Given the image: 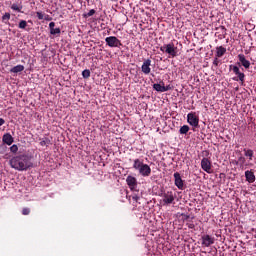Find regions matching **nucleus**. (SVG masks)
<instances>
[{"instance_id":"2eb2a0df","label":"nucleus","mask_w":256,"mask_h":256,"mask_svg":"<svg viewBox=\"0 0 256 256\" xmlns=\"http://www.w3.org/2000/svg\"><path fill=\"white\" fill-rule=\"evenodd\" d=\"M245 177H246V181L248 183H255L256 177H255V173L253 172V170L245 171Z\"/></svg>"},{"instance_id":"39448f33","label":"nucleus","mask_w":256,"mask_h":256,"mask_svg":"<svg viewBox=\"0 0 256 256\" xmlns=\"http://www.w3.org/2000/svg\"><path fill=\"white\" fill-rule=\"evenodd\" d=\"M105 43L108 45V47H121L123 44L121 43V40L117 38L116 36H110L105 38Z\"/></svg>"},{"instance_id":"f257e3e1","label":"nucleus","mask_w":256,"mask_h":256,"mask_svg":"<svg viewBox=\"0 0 256 256\" xmlns=\"http://www.w3.org/2000/svg\"><path fill=\"white\" fill-rule=\"evenodd\" d=\"M10 167L16 169V171H27L33 167L31 157L27 154H21L10 159Z\"/></svg>"},{"instance_id":"9b49d317","label":"nucleus","mask_w":256,"mask_h":256,"mask_svg":"<svg viewBox=\"0 0 256 256\" xmlns=\"http://www.w3.org/2000/svg\"><path fill=\"white\" fill-rule=\"evenodd\" d=\"M202 239V247H211L215 243V237H211L209 234L203 235Z\"/></svg>"},{"instance_id":"e433bc0d","label":"nucleus","mask_w":256,"mask_h":256,"mask_svg":"<svg viewBox=\"0 0 256 256\" xmlns=\"http://www.w3.org/2000/svg\"><path fill=\"white\" fill-rule=\"evenodd\" d=\"M220 29L222 30V33H226L227 32V28H225V26H220Z\"/></svg>"},{"instance_id":"2f4dec72","label":"nucleus","mask_w":256,"mask_h":256,"mask_svg":"<svg viewBox=\"0 0 256 256\" xmlns=\"http://www.w3.org/2000/svg\"><path fill=\"white\" fill-rule=\"evenodd\" d=\"M219 63H220L219 57L216 56V57L214 58L213 65H215L216 67H219Z\"/></svg>"},{"instance_id":"0eeeda50","label":"nucleus","mask_w":256,"mask_h":256,"mask_svg":"<svg viewBox=\"0 0 256 256\" xmlns=\"http://www.w3.org/2000/svg\"><path fill=\"white\" fill-rule=\"evenodd\" d=\"M232 71L237 77L233 78V81H240L241 85L245 83V73L241 72L238 66H233Z\"/></svg>"},{"instance_id":"c85d7f7f","label":"nucleus","mask_w":256,"mask_h":256,"mask_svg":"<svg viewBox=\"0 0 256 256\" xmlns=\"http://www.w3.org/2000/svg\"><path fill=\"white\" fill-rule=\"evenodd\" d=\"M36 16L40 21L45 19V14H43V12H36Z\"/></svg>"},{"instance_id":"a211bd4d","label":"nucleus","mask_w":256,"mask_h":256,"mask_svg":"<svg viewBox=\"0 0 256 256\" xmlns=\"http://www.w3.org/2000/svg\"><path fill=\"white\" fill-rule=\"evenodd\" d=\"M165 82L161 81L160 83L153 84V90L158 93H164Z\"/></svg>"},{"instance_id":"a878e982","label":"nucleus","mask_w":256,"mask_h":256,"mask_svg":"<svg viewBox=\"0 0 256 256\" xmlns=\"http://www.w3.org/2000/svg\"><path fill=\"white\" fill-rule=\"evenodd\" d=\"M11 9H12L13 11H17L18 13H21V9H23V6H19V5H17V4H12V5H11Z\"/></svg>"},{"instance_id":"dca6fc26","label":"nucleus","mask_w":256,"mask_h":256,"mask_svg":"<svg viewBox=\"0 0 256 256\" xmlns=\"http://www.w3.org/2000/svg\"><path fill=\"white\" fill-rule=\"evenodd\" d=\"M2 141L3 143H5L6 145H13V141H14V138L11 134L9 133H6L3 135L2 137Z\"/></svg>"},{"instance_id":"5701e85b","label":"nucleus","mask_w":256,"mask_h":256,"mask_svg":"<svg viewBox=\"0 0 256 256\" xmlns=\"http://www.w3.org/2000/svg\"><path fill=\"white\" fill-rule=\"evenodd\" d=\"M82 77H83V79H89V77H91V70H89V69L83 70Z\"/></svg>"},{"instance_id":"f704fd0d","label":"nucleus","mask_w":256,"mask_h":256,"mask_svg":"<svg viewBox=\"0 0 256 256\" xmlns=\"http://www.w3.org/2000/svg\"><path fill=\"white\" fill-rule=\"evenodd\" d=\"M49 29H55V22H50L49 23Z\"/></svg>"},{"instance_id":"b1692460","label":"nucleus","mask_w":256,"mask_h":256,"mask_svg":"<svg viewBox=\"0 0 256 256\" xmlns=\"http://www.w3.org/2000/svg\"><path fill=\"white\" fill-rule=\"evenodd\" d=\"M9 19H11V14L9 12H6L3 16H2V21L4 23H8L9 22Z\"/></svg>"},{"instance_id":"aec40b11","label":"nucleus","mask_w":256,"mask_h":256,"mask_svg":"<svg viewBox=\"0 0 256 256\" xmlns=\"http://www.w3.org/2000/svg\"><path fill=\"white\" fill-rule=\"evenodd\" d=\"M23 71H25V66H23V65H21V64H19V65H17V66H14V67H12V68L10 69V73H15V74L21 73V72H23Z\"/></svg>"},{"instance_id":"6ab92c4d","label":"nucleus","mask_w":256,"mask_h":256,"mask_svg":"<svg viewBox=\"0 0 256 256\" xmlns=\"http://www.w3.org/2000/svg\"><path fill=\"white\" fill-rule=\"evenodd\" d=\"M227 53V48L223 46L216 47V57H223Z\"/></svg>"},{"instance_id":"7ed1b4c3","label":"nucleus","mask_w":256,"mask_h":256,"mask_svg":"<svg viewBox=\"0 0 256 256\" xmlns=\"http://www.w3.org/2000/svg\"><path fill=\"white\" fill-rule=\"evenodd\" d=\"M160 51H162V53H166L172 58L177 57V55H179V49L177 48V46H175L173 42L161 46Z\"/></svg>"},{"instance_id":"393cba45","label":"nucleus","mask_w":256,"mask_h":256,"mask_svg":"<svg viewBox=\"0 0 256 256\" xmlns=\"http://www.w3.org/2000/svg\"><path fill=\"white\" fill-rule=\"evenodd\" d=\"M51 35H61V28H52L50 29Z\"/></svg>"},{"instance_id":"4be33fe9","label":"nucleus","mask_w":256,"mask_h":256,"mask_svg":"<svg viewBox=\"0 0 256 256\" xmlns=\"http://www.w3.org/2000/svg\"><path fill=\"white\" fill-rule=\"evenodd\" d=\"M189 129L188 125H183L179 130L180 135H187V133H189Z\"/></svg>"},{"instance_id":"4c0bfd02","label":"nucleus","mask_w":256,"mask_h":256,"mask_svg":"<svg viewBox=\"0 0 256 256\" xmlns=\"http://www.w3.org/2000/svg\"><path fill=\"white\" fill-rule=\"evenodd\" d=\"M5 123V119L0 118V127H3V124Z\"/></svg>"},{"instance_id":"ea45409f","label":"nucleus","mask_w":256,"mask_h":256,"mask_svg":"<svg viewBox=\"0 0 256 256\" xmlns=\"http://www.w3.org/2000/svg\"><path fill=\"white\" fill-rule=\"evenodd\" d=\"M190 227V229H193V226H189Z\"/></svg>"},{"instance_id":"c9c22d12","label":"nucleus","mask_w":256,"mask_h":256,"mask_svg":"<svg viewBox=\"0 0 256 256\" xmlns=\"http://www.w3.org/2000/svg\"><path fill=\"white\" fill-rule=\"evenodd\" d=\"M44 19L45 21H51L52 18L49 15H44Z\"/></svg>"},{"instance_id":"9d476101","label":"nucleus","mask_w":256,"mask_h":256,"mask_svg":"<svg viewBox=\"0 0 256 256\" xmlns=\"http://www.w3.org/2000/svg\"><path fill=\"white\" fill-rule=\"evenodd\" d=\"M126 183L130 191H135L137 189V178H135V176L128 175L126 178Z\"/></svg>"},{"instance_id":"f03ea898","label":"nucleus","mask_w":256,"mask_h":256,"mask_svg":"<svg viewBox=\"0 0 256 256\" xmlns=\"http://www.w3.org/2000/svg\"><path fill=\"white\" fill-rule=\"evenodd\" d=\"M133 169L138 171L141 177H149L151 175V166L144 164L143 160L136 158L133 160Z\"/></svg>"},{"instance_id":"f8f14e48","label":"nucleus","mask_w":256,"mask_h":256,"mask_svg":"<svg viewBox=\"0 0 256 256\" xmlns=\"http://www.w3.org/2000/svg\"><path fill=\"white\" fill-rule=\"evenodd\" d=\"M141 71L144 75H149V73H151V59L144 60L141 66Z\"/></svg>"},{"instance_id":"6e6552de","label":"nucleus","mask_w":256,"mask_h":256,"mask_svg":"<svg viewBox=\"0 0 256 256\" xmlns=\"http://www.w3.org/2000/svg\"><path fill=\"white\" fill-rule=\"evenodd\" d=\"M211 167L212 164L209 158H203L201 160V168L203 169V171H205L206 173H213V169Z\"/></svg>"},{"instance_id":"f3484780","label":"nucleus","mask_w":256,"mask_h":256,"mask_svg":"<svg viewBox=\"0 0 256 256\" xmlns=\"http://www.w3.org/2000/svg\"><path fill=\"white\" fill-rule=\"evenodd\" d=\"M244 157L251 161L255 157V152L249 148L243 149Z\"/></svg>"},{"instance_id":"20e7f679","label":"nucleus","mask_w":256,"mask_h":256,"mask_svg":"<svg viewBox=\"0 0 256 256\" xmlns=\"http://www.w3.org/2000/svg\"><path fill=\"white\" fill-rule=\"evenodd\" d=\"M162 205H173L175 203V193L173 191H164L161 193Z\"/></svg>"},{"instance_id":"c756f323","label":"nucleus","mask_w":256,"mask_h":256,"mask_svg":"<svg viewBox=\"0 0 256 256\" xmlns=\"http://www.w3.org/2000/svg\"><path fill=\"white\" fill-rule=\"evenodd\" d=\"M93 15H95V9H91L84 17H93Z\"/></svg>"},{"instance_id":"ddd939ff","label":"nucleus","mask_w":256,"mask_h":256,"mask_svg":"<svg viewBox=\"0 0 256 256\" xmlns=\"http://www.w3.org/2000/svg\"><path fill=\"white\" fill-rule=\"evenodd\" d=\"M236 164L239 165L240 169H245L246 167L253 166L252 163H247V159L244 156L238 157Z\"/></svg>"},{"instance_id":"72a5a7b5","label":"nucleus","mask_w":256,"mask_h":256,"mask_svg":"<svg viewBox=\"0 0 256 256\" xmlns=\"http://www.w3.org/2000/svg\"><path fill=\"white\" fill-rule=\"evenodd\" d=\"M166 91H171V85H167V86L164 85V93Z\"/></svg>"},{"instance_id":"473e14b6","label":"nucleus","mask_w":256,"mask_h":256,"mask_svg":"<svg viewBox=\"0 0 256 256\" xmlns=\"http://www.w3.org/2000/svg\"><path fill=\"white\" fill-rule=\"evenodd\" d=\"M133 201H136V203H139L140 197L138 195L132 196Z\"/></svg>"},{"instance_id":"58836bf2","label":"nucleus","mask_w":256,"mask_h":256,"mask_svg":"<svg viewBox=\"0 0 256 256\" xmlns=\"http://www.w3.org/2000/svg\"><path fill=\"white\" fill-rule=\"evenodd\" d=\"M182 217H184L185 220L189 219V215L182 214Z\"/></svg>"},{"instance_id":"412c9836","label":"nucleus","mask_w":256,"mask_h":256,"mask_svg":"<svg viewBox=\"0 0 256 256\" xmlns=\"http://www.w3.org/2000/svg\"><path fill=\"white\" fill-rule=\"evenodd\" d=\"M51 144V140L47 137L40 139V145L41 147H49Z\"/></svg>"},{"instance_id":"423d86ee","label":"nucleus","mask_w":256,"mask_h":256,"mask_svg":"<svg viewBox=\"0 0 256 256\" xmlns=\"http://www.w3.org/2000/svg\"><path fill=\"white\" fill-rule=\"evenodd\" d=\"M187 122L192 127H199V116H197V113L190 112L187 114Z\"/></svg>"},{"instance_id":"7c9ffc66","label":"nucleus","mask_w":256,"mask_h":256,"mask_svg":"<svg viewBox=\"0 0 256 256\" xmlns=\"http://www.w3.org/2000/svg\"><path fill=\"white\" fill-rule=\"evenodd\" d=\"M29 213H31V209H29V208L22 209V215H29Z\"/></svg>"},{"instance_id":"1a4fd4ad","label":"nucleus","mask_w":256,"mask_h":256,"mask_svg":"<svg viewBox=\"0 0 256 256\" xmlns=\"http://www.w3.org/2000/svg\"><path fill=\"white\" fill-rule=\"evenodd\" d=\"M174 184L176 187H178L181 191H183L185 187V183L183 181V178H181V174L179 172L174 173Z\"/></svg>"},{"instance_id":"cd10ccee","label":"nucleus","mask_w":256,"mask_h":256,"mask_svg":"<svg viewBox=\"0 0 256 256\" xmlns=\"http://www.w3.org/2000/svg\"><path fill=\"white\" fill-rule=\"evenodd\" d=\"M10 151H11V153H17L19 151V147L17 146V144H13L10 147Z\"/></svg>"},{"instance_id":"bb28decb","label":"nucleus","mask_w":256,"mask_h":256,"mask_svg":"<svg viewBox=\"0 0 256 256\" xmlns=\"http://www.w3.org/2000/svg\"><path fill=\"white\" fill-rule=\"evenodd\" d=\"M19 29H27V21L21 20L18 24Z\"/></svg>"},{"instance_id":"4468645a","label":"nucleus","mask_w":256,"mask_h":256,"mask_svg":"<svg viewBox=\"0 0 256 256\" xmlns=\"http://www.w3.org/2000/svg\"><path fill=\"white\" fill-rule=\"evenodd\" d=\"M238 60L245 69H249L251 67V62L247 60L243 54L238 55Z\"/></svg>"}]
</instances>
